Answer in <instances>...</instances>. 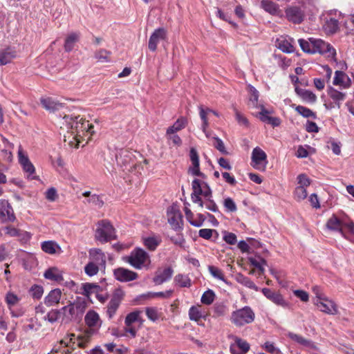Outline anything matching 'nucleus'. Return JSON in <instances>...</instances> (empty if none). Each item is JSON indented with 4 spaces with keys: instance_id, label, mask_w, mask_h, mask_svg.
Segmentation results:
<instances>
[{
    "instance_id": "nucleus-1",
    "label": "nucleus",
    "mask_w": 354,
    "mask_h": 354,
    "mask_svg": "<svg viewBox=\"0 0 354 354\" xmlns=\"http://www.w3.org/2000/svg\"><path fill=\"white\" fill-rule=\"evenodd\" d=\"M87 302L84 298L77 297L73 302H70L68 305L62 307V322L68 324L71 322L80 321L86 309Z\"/></svg>"
},
{
    "instance_id": "nucleus-2",
    "label": "nucleus",
    "mask_w": 354,
    "mask_h": 354,
    "mask_svg": "<svg viewBox=\"0 0 354 354\" xmlns=\"http://www.w3.org/2000/svg\"><path fill=\"white\" fill-rule=\"evenodd\" d=\"M255 313L254 310L248 306L236 309L232 312L230 320L236 327H242L250 324L254 321Z\"/></svg>"
},
{
    "instance_id": "nucleus-3",
    "label": "nucleus",
    "mask_w": 354,
    "mask_h": 354,
    "mask_svg": "<svg viewBox=\"0 0 354 354\" xmlns=\"http://www.w3.org/2000/svg\"><path fill=\"white\" fill-rule=\"evenodd\" d=\"M95 236L102 243H106L116 238L115 229L107 220H102L97 223Z\"/></svg>"
},
{
    "instance_id": "nucleus-4",
    "label": "nucleus",
    "mask_w": 354,
    "mask_h": 354,
    "mask_svg": "<svg viewBox=\"0 0 354 354\" xmlns=\"http://www.w3.org/2000/svg\"><path fill=\"white\" fill-rule=\"evenodd\" d=\"M127 261L134 268L140 270L147 266L151 261L147 252L141 248H136L127 257Z\"/></svg>"
},
{
    "instance_id": "nucleus-5",
    "label": "nucleus",
    "mask_w": 354,
    "mask_h": 354,
    "mask_svg": "<svg viewBox=\"0 0 354 354\" xmlns=\"http://www.w3.org/2000/svg\"><path fill=\"white\" fill-rule=\"evenodd\" d=\"M297 185L295 189L293 195L297 201H301L308 196L307 187L311 183L310 179L305 174H301L297 178Z\"/></svg>"
},
{
    "instance_id": "nucleus-6",
    "label": "nucleus",
    "mask_w": 354,
    "mask_h": 354,
    "mask_svg": "<svg viewBox=\"0 0 354 354\" xmlns=\"http://www.w3.org/2000/svg\"><path fill=\"white\" fill-rule=\"evenodd\" d=\"M311 46L312 54L319 53L327 55L328 57H334L336 55L333 46L321 39L313 38Z\"/></svg>"
},
{
    "instance_id": "nucleus-7",
    "label": "nucleus",
    "mask_w": 354,
    "mask_h": 354,
    "mask_svg": "<svg viewBox=\"0 0 354 354\" xmlns=\"http://www.w3.org/2000/svg\"><path fill=\"white\" fill-rule=\"evenodd\" d=\"M81 117L80 115H65L59 122L62 129H66L68 133H71L74 137L75 129H77Z\"/></svg>"
},
{
    "instance_id": "nucleus-8",
    "label": "nucleus",
    "mask_w": 354,
    "mask_h": 354,
    "mask_svg": "<svg viewBox=\"0 0 354 354\" xmlns=\"http://www.w3.org/2000/svg\"><path fill=\"white\" fill-rule=\"evenodd\" d=\"M286 17L288 21L294 24H301L304 19L305 12L301 6H289L285 10Z\"/></svg>"
},
{
    "instance_id": "nucleus-9",
    "label": "nucleus",
    "mask_w": 354,
    "mask_h": 354,
    "mask_svg": "<svg viewBox=\"0 0 354 354\" xmlns=\"http://www.w3.org/2000/svg\"><path fill=\"white\" fill-rule=\"evenodd\" d=\"M266 153L260 148L256 147L252 153V165L256 169L264 171L267 165Z\"/></svg>"
},
{
    "instance_id": "nucleus-10",
    "label": "nucleus",
    "mask_w": 354,
    "mask_h": 354,
    "mask_svg": "<svg viewBox=\"0 0 354 354\" xmlns=\"http://www.w3.org/2000/svg\"><path fill=\"white\" fill-rule=\"evenodd\" d=\"M315 304L317 306L319 310L323 313L328 315H336L338 313L337 305L332 300L326 297H321L320 299H315Z\"/></svg>"
},
{
    "instance_id": "nucleus-11",
    "label": "nucleus",
    "mask_w": 354,
    "mask_h": 354,
    "mask_svg": "<svg viewBox=\"0 0 354 354\" xmlns=\"http://www.w3.org/2000/svg\"><path fill=\"white\" fill-rule=\"evenodd\" d=\"M16 219L13 209L6 200H0V220L2 223L14 222Z\"/></svg>"
},
{
    "instance_id": "nucleus-12",
    "label": "nucleus",
    "mask_w": 354,
    "mask_h": 354,
    "mask_svg": "<svg viewBox=\"0 0 354 354\" xmlns=\"http://www.w3.org/2000/svg\"><path fill=\"white\" fill-rule=\"evenodd\" d=\"M85 324L91 330L95 332L102 326V320L99 314L93 310H88L84 317Z\"/></svg>"
},
{
    "instance_id": "nucleus-13",
    "label": "nucleus",
    "mask_w": 354,
    "mask_h": 354,
    "mask_svg": "<svg viewBox=\"0 0 354 354\" xmlns=\"http://www.w3.org/2000/svg\"><path fill=\"white\" fill-rule=\"evenodd\" d=\"M115 278L121 282H128L136 279L138 274L133 271L124 268H118L113 270Z\"/></svg>"
},
{
    "instance_id": "nucleus-14",
    "label": "nucleus",
    "mask_w": 354,
    "mask_h": 354,
    "mask_svg": "<svg viewBox=\"0 0 354 354\" xmlns=\"http://www.w3.org/2000/svg\"><path fill=\"white\" fill-rule=\"evenodd\" d=\"M168 223L171 227L177 230L181 228L183 216L180 212L176 207H171L167 209Z\"/></svg>"
},
{
    "instance_id": "nucleus-15",
    "label": "nucleus",
    "mask_w": 354,
    "mask_h": 354,
    "mask_svg": "<svg viewBox=\"0 0 354 354\" xmlns=\"http://www.w3.org/2000/svg\"><path fill=\"white\" fill-rule=\"evenodd\" d=\"M167 37L166 30L160 28L156 29L154 32L151 34L149 39V48L151 51H155L157 48L158 44L162 41L165 40Z\"/></svg>"
},
{
    "instance_id": "nucleus-16",
    "label": "nucleus",
    "mask_w": 354,
    "mask_h": 354,
    "mask_svg": "<svg viewBox=\"0 0 354 354\" xmlns=\"http://www.w3.org/2000/svg\"><path fill=\"white\" fill-rule=\"evenodd\" d=\"M189 158L192 161L193 167L192 168H189V172L196 176H199L203 178H205V175L201 172L200 168H199V156L198 154V152L196 149L194 148H192L189 151Z\"/></svg>"
},
{
    "instance_id": "nucleus-17",
    "label": "nucleus",
    "mask_w": 354,
    "mask_h": 354,
    "mask_svg": "<svg viewBox=\"0 0 354 354\" xmlns=\"http://www.w3.org/2000/svg\"><path fill=\"white\" fill-rule=\"evenodd\" d=\"M174 274V270L171 267H167L163 270H158L153 278V282L156 285H160L169 281Z\"/></svg>"
},
{
    "instance_id": "nucleus-18",
    "label": "nucleus",
    "mask_w": 354,
    "mask_h": 354,
    "mask_svg": "<svg viewBox=\"0 0 354 354\" xmlns=\"http://www.w3.org/2000/svg\"><path fill=\"white\" fill-rule=\"evenodd\" d=\"M192 187L193 191L197 192L198 194L203 195L205 199L212 198V190L207 183H201L198 179H194L192 181Z\"/></svg>"
},
{
    "instance_id": "nucleus-19",
    "label": "nucleus",
    "mask_w": 354,
    "mask_h": 354,
    "mask_svg": "<svg viewBox=\"0 0 354 354\" xmlns=\"http://www.w3.org/2000/svg\"><path fill=\"white\" fill-rule=\"evenodd\" d=\"M263 294L270 301L276 304L277 305L281 306H287V302L283 299V296L277 292L272 291L270 288H263Z\"/></svg>"
},
{
    "instance_id": "nucleus-20",
    "label": "nucleus",
    "mask_w": 354,
    "mask_h": 354,
    "mask_svg": "<svg viewBox=\"0 0 354 354\" xmlns=\"http://www.w3.org/2000/svg\"><path fill=\"white\" fill-rule=\"evenodd\" d=\"M70 336V341L68 342H65V340H61L58 344L55 346L52 350L53 354H71L72 353L73 348L71 346V343L75 335L71 334Z\"/></svg>"
},
{
    "instance_id": "nucleus-21",
    "label": "nucleus",
    "mask_w": 354,
    "mask_h": 354,
    "mask_svg": "<svg viewBox=\"0 0 354 354\" xmlns=\"http://www.w3.org/2000/svg\"><path fill=\"white\" fill-rule=\"evenodd\" d=\"M333 83L335 86H339L344 88H347L351 86V80L344 72L336 71Z\"/></svg>"
},
{
    "instance_id": "nucleus-22",
    "label": "nucleus",
    "mask_w": 354,
    "mask_h": 354,
    "mask_svg": "<svg viewBox=\"0 0 354 354\" xmlns=\"http://www.w3.org/2000/svg\"><path fill=\"white\" fill-rule=\"evenodd\" d=\"M18 157L19 162L22 165L24 170L29 173L30 174H32L35 173V167L29 160L28 156L24 154L22 147L21 145L19 146L18 149Z\"/></svg>"
},
{
    "instance_id": "nucleus-23",
    "label": "nucleus",
    "mask_w": 354,
    "mask_h": 354,
    "mask_svg": "<svg viewBox=\"0 0 354 354\" xmlns=\"http://www.w3.org/2000/svg\"><path fill=\"white\" fill-rule=\"evenodd\" d=\"M93 126L91 124H89L88 121H86L84 119H83V118H81L79 124L77 129H75V134L73 138L77 140L79 142L80 141L77 137L82 136L81 133H82V134H84V133L86 132L89 133L91 135H92L93 133Z\"/></svg>"
},
{
    "instance_id": "nucleus-24",
    "label": "nucleus",
    "mask_w": 354,
    "mask_h": 354,
    "mask_svg": "<svg viewBox=\"0 0 354 354\" xmlns=\"http://www.w3.org/2000/svg\"><path fill=\"white\" fill-rule=\"evenodd\" d=\"M91 263L97 265L99 268H105L106 257L104 252L100 249H93L90 251Z\"/></svg>"
},
{
    "instance_id": "nucleus-25",
    "label": "nucleus",
    "mask_w": 354,
    "mask_h": 354,
    "mask_svg": "<svg viewBox=\"0 0 354 354\" xmlns=\"http://www.w3.org/2000/svg\"><path fill=\"white\" fill-rule=\"evenodd\" d=\"M327 93L330 100L337 105V109H340L342 102L346 99V93L340 92L332 86L328 87Z\"/></svg>"
},
{
    "instance_id": "nucleus-26",
    "label": "nucleus",
    "mask_w": 354,
    "mask_h": 354,
    "mask_svg": "<svg viewBox=\"0 0 354 354\" xmlns=\"http://www.w3.org/2000/svg\"><path fill=\"white\" fill-rule=\"evenodd\" d=\"M261 111L259 113L260 120L268 124L272 125L273 127H278L281 124V120L279 118L269 116V111L266 110L263 105L260 106Z\"/></svg>"
},
{
    "instance_id": "nucleus-27",
    "label": "nucleus",
    "mask_w": 354,
    "mask_h": 354,
    "mask_svg": "<svg viewBox=\"0 0 354 354\" xmlns=\"http://www.w3.org/2000/svg\"><path fill=\"white\" fill-rule=\"evenodd\" d=\"M62 292L56 288L51 290L44 299V304L47 306H52L57 304L61 299Z\"/></svg>"
},
{
    "instance_id": "nucleus-28",
    "label": "nucleus",
    "mask_w": 354,
    "mask_h": 354,
    "mask_svg": "<svg viewBox=\"0 0 354 354\" xmlns=\"http://www.w3.org/2000/svg\"><path fill=\"white\" fill-rule=\"evenodd\" d=\"M41 103L45 109L52 112L59 110L64 106L63 104L50 97L41 99Z\"/></svg>"
},
{
    "instance_id": "nucleus-29",
    "label": "nucleus",
    "mask_w": 354,
    "mask_h": 354,
    "mask_svg": "<svg viewBox=\"0 0 354 354\" xmlns=\"http://www.w3.org/2000/svg\"><path fill=\"white\" fill-rule=\"evenodd\" d=\"M44 277L48 280L60 282L63 280L62 272L56 267H51L47 269Z\"/></svg>"
},
{
    "instance_id": "nucleus-30",
    "label": "nucleus",
    "mask_w": 354,
    "mask_h": 354,
    "mask_svg": "<svg viewBox=\"0 0 354 354\" xmlns=\"http://www.w3.org/2000/svg\"><path fill=\"white\" fill-rule=\"evenodd\" d=\"M295 92L304 101L309 103H315L317 101L316 95L310 90L296 87Z\"/></svg>"
},
{
    "instance_id": "nucleus-31",
    "label": "nucleus",
    "mask_w": 354,
    "mask_h": 354,
    "mask_svg": "<svg viewBox=\"0 0 354 354\" xmlns=\"http://www.w3.org/2000/svg\"><path fill=\"white\" fill-rule=\"evenodd\" d=\"M16 57V52L10 48L0 50V66L6 65Z\"/></svg>"
},
{
    "instance_id": "nucleus-32",
    "label": "nucleus",
    "mask_w": 354,
    "mask_h": 354,
    "mask_svg": "<svg viewBox=\"0 0 354 354\" xmlns=\"http://www.w3.org/2000/svg\"><path fill=\"white\" fill-rule=\"evenodd\" d=\"M343 221L338 218L335 215H333L326 222V226L327 229L339 232L340 234L342 231Z\"/></svg>"
},
{
    "instance_id": "nucleus-33",
    "label": "nucleus",
    "mask_w": 354,
    "mask_h": 354,
    "mask_svg": "<svg viewBox=\"0 0 354 354\" xmlns=\"http://www.w3.org/2000/svg\"><path fill=\"white\" fill-rule=\"evenodd\" d=\"M2 142L4 144V149L1 150V156L7 162H11L12 160V149H14V145L4 137H2Z\"/></svg>"
},
{
    "instance_id": "nucleus-34",
    "label": "nucleus",
    "mask_w": 354,
    "mask_h": 354,
    "mask_svg": "<svg viewBox=\"0 0 354 354\" xmlns=\"http://www.w3.org/2000/svg\"><path fill=\"white\" fill-rule=\"evenodd\" d=\"M187 119L185 117H180L174 122L172 126L167 128L166 133L167 134L176 133L183 129L187 125Z\"/></svg>"
},
{
    "instance_id": "nucleus-35",
    "label": "nucleus",
    "mask_w": 354,
    "mask_h": 354,
    "mask_svg": "<svg viewBox=\"0 0 354 354\" xmlns=\"http://www.w3.org/2000/svg\"><path fill=\"white\" fill-rule=\"evenodd\" d=\"M323 28L327 34H334L339 30V21L332 17L326 19Z\"/></svg>"
},
{
    "instance_id": "nucleus-36",
    "label": "nucleus",
    "mask_w": 354,
    "mask_h": 354,
    "mask_svg": "<svg viewBox=\"0 0 354 354\" xmlns=\"http://www.w3.org/2000/svg\"><path fill=\"white\" fill-rule=\"evenodd\" d=\"M82 294L88 297L92 294L96 295L97 292H101V287L97 283H84L82 284Z\"/></svg>"
},
{
    "instance_id": "nucleus-37",
    "label": "nucleus",
    "mask_w": 354,
    "mask_h": 354,
    "mask_svg": "<svg viewBox=\"0 0 354 354\" xmlns=\"http://www.w3.org/2000/svg\"><path fill=\"white\" fill-rule=\"evenodd\" d=\"M118 165L120 166H125L130 163L132 158L131 153L126 149H122L119 153L115 156Z\"/></svg>"
},
{
    "instance_id": "nucleus-38",
    "label": "nucleus",
    "mask_w": 354,
    "mask_h": 354,
    "mask_svg": "<svg viewBox=\"0 0 354 354\" xmlns=\"http://www.w3.org/2000/svg\"><path fill=\"white\" fill-rule=\"evenodd\" d=\"M341 234L344 238L354 242V223L353 222H344Z\"/></svg>"
},
{
    "instance_id": "nucleus-39",
    "label": "nucleus",
    "mask_w": 354,
    "mask_h": 354,
    "mask_svg": "<svg viewBox=\"0 0 354 354\" xmlns=\"http://www.w3.org/2000/svg\"><path fill=\"white\" fill-rule=\"evenodd\" d=\"M41 250L49 254H54L60 247L53 241H46L41 243Z\"/></svg>"
},
{
    "instance_id": "nucleus-40",
    "label": "nucleus",
    "mask_w": 354,
    "mask_h": 354,
    "mask_svg": "<svg viewBox=\"0 0 354 354\" xmlns=\"http://www.w3.org/2000/svg\"><path fill=\"white\" fill-rule=\"evenodd\" d=\"M140 314L141 311L140 310H135L129 313L125 317V326L132 325V324H133L136 322H140L142 323V320L140 318Z\"/></svg>"
},
{
    "instance_id": "nucleus-41",
    "label": "nucleus",
    "mask_w": 354,
    "mask_h": 354,
    "mask_svg": "<svg viewBox=\"0 0 354 354\" xmlns=\"http://www.w3.org/2000/svg\"><path fill=\"white\" fill-rule=\"evenodd\" d=\"M261 7L265 11L272 15L276 14L279 9L277 4L270 0H262L261 1Z\"/></svg>"
},
{
    "instance_id": "nucleus-42",
    "label": "nucleus",
    "mask_w": 354,
    "mask_h": 354,
    "mask_svg": "<svg viewBox=\"0 0 354 354\" xmlns=\"http://www.w3.org/2000/svg\"><path fill=\"white\" fill-rule=\"evenodd\" d=\"M227 306L224 303H216L213 306L214 317H224L227 313Z\"/></svg>"
},
{
    "instance_id": "nucleus-43",
    "label": "nucleus",
    "mask_w": 354,
    "mask_h": 354,
    "mask_svg": "<svg viewBox=\"0 0 354 354\" xmlns=\"http://www.w3.org/2000/svg\"><path fill=\"white\" fill-rule=\"evenodd\" d=\"M174 282L181 288H189L191 286V280L187 275L178 274L174 277Z\"/></svg>"
},
{
    "instance_id": "nucleus-44",
    "label": "nucleus",
    "mask_w": 354,
    "mask_h": 354,
    "mask_svg": "<svg viewBox=\"0 0 354 354\" xmlns=\"http://www.w3.org/2000/svg\"><path fill=\"white\" fill-rule=\"evenodd\" d=\"M189 317L192 321H198L201 318L205 317V315L202 313L199 306H192L189 310Z\"/></svg>"
},
{
    "instance_id": "nucleus-45",
    "label": "nucleus",
    "mask_w": 354,
    "mask_h": 354,
    "mask_svg": "<svg viewBox=\"0 0 354 354\" xmlns=\"http://www.w3.org/2000/svg\"><path fill=\"white\" fill-rule=\"evenodd\" d=\"M161 240L155 236L147 237L144 239L145 247L149 250L153 251L160 245Z\"/></svg>"
},
{
    "instance_id": "nucleus-46",
    "label": "nucleus",
    "mask_w": 354,
    "mask_h": 354,
    "mask_svg": "<svg viewBox=\"0 0 354 354\" xmlns=\"http://www.w3.org/2000/svg\"><path fill=\"white\" fill-rule=\"evenodd\" d=\"M173 293V290H169L165 292H149L147 294H143L140 296V297L145 299H150L153 297H162V298H169Z\"/></svg>"
},
{
    "instance_id": "nucleus-47",
    "label": "nucleus",
    "mask_w": 354,
    "mask_h": 354,
    "mask_svg": "<svg viewBox=\"0 0 354 354\" xmlns=\"http://www.w3.org/2000/svg\"><path fill=\"white\" fill-rule=\"evenodd\" d=\"M295 111L299 114L302 115L304 118H312L313 119H315L317 118L315 113H314L310 109H308L306 106H301V105L296 106Z\"/></svg>"
},
{
    "instance_id": "nucleus-48",
    "label": "nucleus",
    "mask_w": 354,
    "mask_h": 354,
    "mask_svg": "<svg viewBox=\"0 0 354 354\" xmlns=\"http://www.w3.org/2000/svg\"><path fill=\"white\" fill-rule=\"evenodd\" d=\"M236 281L239 283L245 286L247 288H249L250 289L255 290H257V287L254 284V283L250 278H248L241 274H239L237 275Z\"/></svg>"
},
{
    "instance_id": "nucleus-49",
    "label": "nucleus",
    "mask_w": 354,
    "mask_h": 354,
    "mask_svg": "<svg viewBox=\"0 0 354 354\" xmlns=\"http://www.w3.org/2000/svg\"><path fill=\"white\" fill-rule=\"evenodd\" d=\"M215 297L216 295L214 292L209 289L203 292L201 301L203 304L210 305L214 301Z\"/></svg>"
},
{
    "instance_id": "nucleus-50",
    "label": "nucleus",
    "mask_w": 354,
    "mask_h": 354,
    "mask_svg": "<svg viewBox=\"0 0 354 354\" xmlns=\"http://www.w3.org/2000/svg\"><path fill=\"white\" fill-rule=\"evenodd\" d=\"M208 270L210 274L215 279L221 280L226 283L223 271L214 266H209Z\"/></svg>"
},
{
    "instance_id": "nucleus-51",
    "label": "nucleus",
    "mask_w": 354,
    "mask_h": 354,
    "mask_svg": "<svg viewBox=\"0 0 354 354\" xmlns=\"http://www.w3.org/2000/svg\"><path fill=\"white\" fill-rule=\"evenodd\" d=\"M250 97L249 101L252 105L257 108H260L258 105L259 91L252 86H249Z\"/></svg>"
},
{
    "instance_id": "nucleus-52",
    "label": "nucleus",
    "mask_w": 354,
    "mask_h": 354,
    "mask_svg": "<svg viewBox=\"0 0 354 354\" xmlns=\"http://www.w3.org/2000/svg\"><path fill=\"white\" fill-rule=\"evenodd\" d=\"M199 115L203 122L201 129L204 133H206V129L209 126L207 115L208 113L207 109H205L202 106H199Z\"/></svg>"
},
{
    "instance_id": "nucleus-53",
    "label": "nucleus",
    "mask_w": 354,
    "mask_h": 354,
    "mask_svg": "<svg viewBox=\"0 0 354 354\" xmlns=\"http://www.w3.org/2000/svg\"><path fill=\"white\" fill-rule=\"evenodd\" d=\"M313 37L309 38L308 40L304 39H299L298 40V43L301 48V50L309 54H312V46Z\"/></svg>"
},
{
    "instance_id": "nucleus-54",
    "label": "nucleus",
    "mask_w": 354,
    "mask_h": 354,
    "mask_svg": "<svg viewBox=\"0 0 354 354\" xmlns=\"http://www.w3.org/2000/svg\"><path fill=\"white\" fill-rule=\"evenodd\" d=\"M110 52L101 49L95 53V57L99 62H110Z\"/></svg>"
},
{
    "instance_id": "nucleus-55",
    "label": "nucleus",
    "mask_w": 354,
    "mask_h": 354,
    "mask_svg": "<svg viewBox=\"0 0 354 354\" xmlns=\"http://www.w3.org/2000/svg\"><path fill=\"white\" fill-rule=\"evenodd\" d=\"M223 204L227 212H235L237 210L235 202L230 197L225 198Z\"/></svg>"
},
{
    "instance_id": "nucleus-56",
    "label": "nucleus",
    "mask_w": 354,
    "mask_h": 354,
    "mask_svg": "<svg viewBox=\"0 0 354 354\" xmlns=\"http://www.w3.org/2000/svg\"><path fill=\"white\" fill-rule=\"evenodd\" d=\"M278 48L281 51L287 53H292L295 50L293 45L286 39H281L278 41Z\"/></svg>"
},
{
    "instance_id": "nucleus-57",
    "label": "nucleus",
    "mask_w": 354,
    "mask_h": 354,
    "mask_svg": "<svg viewBox=\"0 0 354 354\" xmlns=\"http://www.w3.org/2000/svg\"><path fill=\"white\" fill-rule=\"evenodd\" d=\"M78 35L76 33L69 35L65 41L64 48L66 51H71L74 46L75 43L77 41Z\"/></svg>"
},
{
    "instance_id": "nucleus-58",
    "label": "nucleus",
    "mask_w": 354,
    "mask_h": 354,
    "mask_svg": "<svg viewBox=\"0 0 354 354\" xmlns=\"http://www.w3.org/2000/svg\"><path fill=\"white\" fill-rule=\"evenodd\" d=\"M61 316L62 317V309L51 310L50 312L47 313L44 319L46 320H48L50 323H54L57 322Z\"/></svg>"
},
{
    "instance_id": "nucleus-59",
    "label": "nucleus",
    "mask_w": 354,
    "mask_h": 354,
    "mask_svg": "<svg viewBox=\"0 0 354 354\" xmlns=\"http://www.w3.org/2000/svg\"><path fill=\"white\" fill-rule=\"evenodd\" d=\"M100 268L97 265L89 261L84 267V272L88 276L93 277L97 274Z\"/></svg>"
},
{
    "instance_id": "nucleus-60",
    "label": "nucleus",
    "mask_w": 354,
    "mask_h": 354,
    "mask_svg": "<svg viewBox=\"0 0 354 354\" xmlns=\"http://www.w3.org/2000/svg\"><path fill=\"white\" fill-rule=\"evenodd\" d=\"M250 263L254 267L258 268L261 274L264 272L263 265L266 264V261L263 259H256L253 257L249 258Z\"/></svg>"
},
{
    "instance_id": "nucleus-61",
    "label": "nucleus",
    "mask_w": 354,
    "mask_h": 354,
    "mask_svg": "<svg viewBox=\"0 0 354 354\" xmlns=\"http://www.w3.org/2000/svg\"><path fill=\"white\" fill-rule=\"evenodd\" d=\"M124 297V292L121 288H115L112 294L111 300L120 304Z\"/></svg>"
},
{
    "instance_id": "nucleus-62",
    "label": "nucleus",
    "mask_w": 354,
    "mask_h": 354,
    "mask_svg": "<svg viewBox=\"0 0 354 354\" xmlns=\"http://www.w3.org/2000/svg\"><path fill=\"white\" fill-rule=\"evenodd\" d=\"M30 292L31 296H32L34 299H40V298L42 297V295H43V293H44V289H43V287H42V286H41L34 285V286H32V288H30Z\"/></svg>"
},
{
    "instance_id": "nucleus-63",
    "label": "nucleus",
    "mask_w": 354,
    "mask_h": 354,
    "mask_svg": "<svg viewBox=\"0 0 354 354\" xmlns=\"http://www.w3.org/2000/svg\"><path fill=\"white\" fill-rule=\"evenodd\" d=\"M119 306H120L119 304L110 300V301L107 306V310H106V314L109 319H111L113 317Z\"/></svg>"
},
{
    "instance_id": "nucleus-64",
    "label": "nucleus",
    "mask_w": 354,
    "mask_h": 354,
    "mask_svg": "<svg viewBox=\"0 0 354 354\" xmlns=\"http://www.w3.org/2000/svg\"><path fill=\"white\" fill-rule=\"evenodd\" d=\"M203 206L213 212H218V207L212 198L205 199Z\"/></svg>"
}]
</instances>
